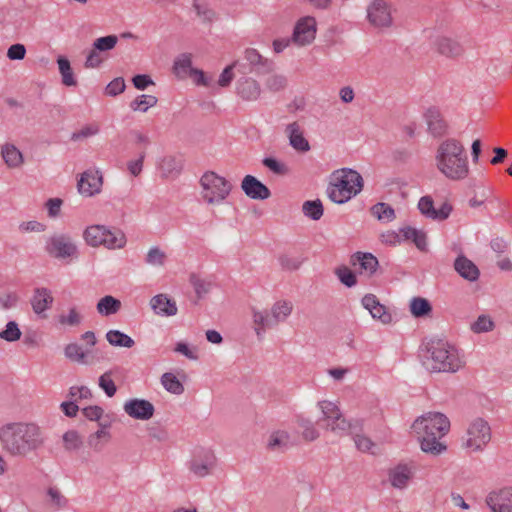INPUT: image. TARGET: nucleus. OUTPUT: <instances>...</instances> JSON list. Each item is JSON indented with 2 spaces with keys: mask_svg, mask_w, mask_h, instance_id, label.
Segmentation results:
<instances>
[{
  "mask_svg": "<svg viewBox=\"0 0 512 512\" xmlns=\"http://www.w3.org/2000/svg\"><path fill=\"white\" fill-rule=\"evenodd\" d=\"M44 443V432L36 422L13 421L0 426V446L11 457H27Z\"/></svg>",
  "mask_w": 512,
  "mask_h": 512,
  "instance_id": "1",
  "label": "nucleus"
},
{
  "mask_svg": "<svg viewBox=\"0 0 512 512\" xmlns=\"http://www.w3.org/2000/svg\"><path fill=\"white\" fill-rule=\"evenodd\" d=\"M450 427V420L445 414L429 411L413 421L411 430L422 452L438 456L447 451L442 438L449 433Z\"/></svg>",
  "mask_w": 512,
  "mask_h": 512,
  "instance_id": "2",
  "label": "nucleus"
},
{
  "mask_svg": "<svg viewBox=\"0 0 512 512\" xmlns=\"http://www.w3.org/2000/svg\"><path fill=\"white\" fill-rule=\"evenodd\" d=\"M433 164L436 171L450 181H463L470 174L465 147L456 138H446L437 144Z\"/></svg>",
  "mask_w": 512,
  "mask_h": 512,
  "instance_id": "3",
  "label": "nucleus"
},
{
  "mask_svg": "<svg viewBox=\"0 0 512 512\" xmlns=\"http://www.w3.org/2000/svg\"><path fill=\"white\" fill-rule=\"evenodd\" d=\"M456 346L443 339H431L425 346L423 365L430 372L455 373L464 366Z\"/></svg>",
  "mask_w": 512,
  "mask_h": 512,
  "instance_id": "4",
  "label": "nucleus"
},
{
  "mask_svg": "<svg viewBox=\"0 0 512 512\" xmlns=\"http://www.w3.org/2000/svg\"><path fill=\"white\" fill-rule=\"evenodd\" d=\"M362 176L350 168L333 171L327 187L328 198L336 204H344L358 195L363 189Z\"/></svg>",
  "mask_w": 512,
  "mask_h": 512,
  "instance_id": "5",
  "label": "nucleus"
},
{
  "mask_svg": "<svg viewBox=\"0 0 512 512\" xmlns=\"http://www.w3.org/2000/svg\"><path fill=\"white\" fill-rule=\"evenodd\" d=\"M294 305L287 299L276 300L269 310L252 309V320L257 336H262L267 328L284 323L292 314Z\"/></svg>",
  "mask_w": 512,
  "mask_h": 512,
  "instance_id": "6",
  "label": "nucleus"
},
{
  "mask_svg": "<svg viewBox=\"0 0 512 512\" xmlns=\"http://www.w3.org/2000/svg\"><path fill=\"white\" fill-rule=\"evenodd\" d=\"M83 239L90 247H104L108 250L123 249L127 244L123 231L100 224L87 226L83 231Z\"/></svg>",
  "mask_w": 512,
  "mask_h": 512,
  "instance_id": "7",
  "label": "nucleus"
},
{
  "mask_svg": "<svg viewBox=\"0 0 512 512\" xmlns=\"http://www.w3.org/2000/svg\"><path fill=\"white\" fill-rule=\"evenodd\" d=\"M201 198L209 206L222 205L230 196L232 184L214 171H206L199 181Z\"/></svg>",
  "mask_w": 512,
  "mask_h": 512,
  "instance_id": "8",
  "label": "nucleus"
},
{
  "mask_svg": "<svg viewBox=\"0 0 512 512\" xmlns=\"http://www.w3.org/2000/svg\"><path fill=\"white\" fill-rule=\"evenodd\" d=\"M492 439V429L489 422L482 417L471 419L461 437V447L468 453L484 451Z\"/></svg>",
  "mask_w": 512,
  "mask_h": 512,
  "instance_id": "9",
  "label": "nucleus"
},
{
  "mask_svg": "<svg viewBox=\"0 0 512 512\" xmlns=\"http://www.w3.org/2000/svg\"><path fill=\"white\" fill-rule=\"evenodd\" d=\"M396 8L390 0H371L366 6V20L370 27L386 32L395 27Z\"/></svg>",
  "mask_w": 512,
  "mask_h": 512,
  "instance_id": "10",
  "label": "nucleus"
},
{
  "mask_svg": "<svg viewBox=\"0 0 512 512\" xmlns=\"http://www.w3.org/2000/svg\"><path fill=\"white\" fill-rule=\"evenodd\" d=\"M217 457L210 448H196L188 460L186 467L189 476L195 479H204L213 475L217 467Z\"/></svg>",
  "mask_w": 512,
  "mask_h": 512,
  "instance_id": "11",
  "label": "nucleus"
},
{
  "mask_svg": "<svg viewBox=\"0 0 512 512\" xmlns=\"http://www.w3.org/2000/svg\"><path fill=\"white\" fill-rule=\"evenodd\" d=\"M418 473V465L413 460H401L391 465L386 471V481L397 491L407 490Z\"/></svg>",
  "mask_w": 512,
  "mask_h": 512,
  "instance_id": "12",
  "label": "nucleus"
},
{
  "mask_svg": "<svg viewBox=\"0 0 512 512\" xmlns=\"http://www.w3.org/2000/svg\"><path fill=\"white\" fill-rule=\"evenodd\" d=\"M316 35V19L313 16H303L295 22L291 41L296 47L302 48L310 46L315 41Z\"/></svg>",
  "mask_w": 512,
  "mask_h": 512,
  "instance_id": "13",
  "label": "nucleus"
},
{
  "mask_svg": "<svg viewBox=\"0 0 512 512\" xmlns=\"http://www.w3.org/2000/svg\"><path fill=\"white\" fill-rule=\"evenodd\" d=\"M103 183V174L100 170L88 169L80 174L77 181V190L83 197H94L101 193Z\"/></svg>",
  "mask_w": 512,
  "mask_h": 512,
  "instance_id": "14",
  "label": "nucleus"
},
{
  "mask_svg": "<svg viewBox=\"0 0 512 512\" xmlns=\"http://www.w3.org/2000/svg\"><path fill=\"white\" fill-rule=\"evenodd\" d=\"M485 502L491 512H512V486L491 490Z\"/></svg>",
  "mask_w": 512,
  "mask_h": 512,
  "instance_id": "15",
  "label": "nucleus"
},
{
  "mask_svg": "<svg viewBox=\"0 0 512 512\" xmlns=\"http://www.w3.org/2000/svg\"><path fill=\"white\" fill-rule=\"evenodd\" d=\"M46 251L55 258L65 259L74 256L77 247L68 236L54 235L47 239Z\"/></svg>",
  "mask_w": 512,
  "mask_h": 512,
  "instance_id": "16",
  "label": "nucleus"
},
{
  "mask_svg": "<svg viewBox=\"0 0 512 512\" xmlns=\"http://www.w3.org/2000/svg\"><path fill=\"white\" fill-rule=\"evenodd\" d=\"M361 303L363 307L369 311L371 317L383 325H391L394 317L389 308L381 304L374 294H366Z\"/></svg>",
  "mask_w": 512,
  "mask_h": 512,
  "instance_id": "17",
  "label": "nucleus"
},
{
  "mask_svg": "<svg viewBox=\"0 0 512 512\" xmlns=\"http://www.w3.org/2000/svg\"><path fill=\"white\" fill-rule=\"evenodd\" d=\"M124 412L135 420L147 421L154 415V405L145 399L131 398L123 404Z\"/></svg>",
  "mask_w": 512,
  "mask_h": 512,
  "instance_id": "18",
  "label": "nucleus"
},
{
  "mask_svg": "<svg viewBox=\"0 0 512 512\" xmlns=\"http://www.w3.org/2000/svg\"><path fill=\"white\" fill-rule=\"evenodd\" d=\"M149 305L158 316L172 317L178 313L176 301L165 293L153 296L149 301Z\"/></svg>",
  "mask_w": 512,
  "mask_h": 512,
  "instance_id": "19",
  "label": "nucleus"
},
{
  "mask_svg": "<svg viewBox=\"0 0 512 512\" xmlns=\"http://www.w3.org/2000/svg\"><path fill=\"white\" fill-rule=\"evenodd\" d=\"M241 189L247 197L254 200H265L271 196L268 187L252 175H246L243 178Z\"/></svg>",
  "mask_w": 512,
  "mask_h": 512,
  "instance_id": "20",
  "label": "nucleus"
},
{
  "mask_svg": "<svg viewBox=\"0 0 512 512\" xmlns=\"http://www.w3.org/2000/svg\"><path fill=\"white\" fill-rule=\"evenodd\" d=\"M418 208L423 215L433 220H444L448 218L452 211V207L448 203H443L436 209L430 196L420 198Z\"/></svg>",
  "mask_w": 512,
  "mask_h": 512,
  "instance_id": "21",
  "label": "nucleus"
},
{
  "mask_svg": "<svg viewBox=\"0 0 512 512\" xmlns=\"http://www.w3.org/2000/svg\"><path fill=\"white\" fill-rule=\"evenodd\" d=\"M151 143V137L148 132L141 129H132L128 133L127 144L130 149L137 152V155L147 157Z\"/></svg>",
  "mask_w": 512,
  "mask_h": 512,
  "instance_id": "22",
  "label": "nucleus"
},
{
  "mask_svg": "<svg viewBox=\"0 0 512 512\" xmlns=\"http://www.w3.org/2000/svg\"><path fill=\"white\" fill-rule=\"evenodd\" d=\"M433 45L438 53L449 58L458 57L463 53L461 44L456 39L448 36H438Z\"/></svg>",
  "mask_w": 512,
  "mask_h": 512,
  "instance_id": "23",
  "label": "nucleus"
},
{
  "mask_svg": "<svg viewBox=\"0 0 512 512\" xmlns=\"http://www.w3.org/2000/svg\"><path fill=\"white\" fill-rule=\"evenodd\" d=\"M285 134L289 139L290 145L298 152H307L310 150V144L303 135V130L299 123L292 122L287 125Z\"/></svg>",
  "mask_w": 512,
  "mask_h": 512,
  "instance_id": "24",
  "label": "nucleus"
},
{
  "mask_svg": "<svg viewBox=\"0 0 512 512\" xmlns=\"http://www.w3.org/2000/svg\"><path fill=\"white\" fill-rule=\"evenodd\" d=\"M236 92L244 101H256L261 95V87L253 78H242L237 82Z\"/></svg>",
  "mask_w": 512,
  "mask_h": 512,
  "instance_id": "25",
  "label": "nucleus"
},
{
  "mask_svg": "<svg viewBox=\"0 0 512 512\" xmlns=\"http://www.w3.org/2000/svg\"><path fill=\"white\" fill-rule=\"evenodd\" d=\"M111 439L109 425L99 423V428L88 436L87 444L93 451L100 452L110 443Z\"/></svg>",
  "mask_w": 512,
  "mask_h": 512,
  "instance_id": "26",
  "label": "nucleus"
},
{
  "mask_svg": "<svg viewBox=\"0 0 512 512\" xmlns=\"http://www.w3.org/2000/svg\"><path fill=\"white\" fill-rule=\"evenodd\" d=\"M53 296L51 291L46 288H38L35 290L31 299L32 309L35 314L46 317L44 314L53 303Z\"/></svg>",
  "mask_w": 512,
  "mask_h": 512,
  "instance_id": "27",
  "label": "nucleus"
},
{
  "mask_svg": "<svg viewBox=\"0 0 512 512\" xmlns=\"http://www.w3.org/2000/svg\"><path fill=\"white\" fill-rule=\"evenodd\" d=\"M1 156L9 169H20L24 164L22 152L12 143H4L1 146Z\"/></svg>",
  "mask_w": 512,
  "mask_h": 512,
  "instance_id": "28",
  "label": "nucleus"
},
{
  "mask_svg": "<svg viewBox=\"0 0 512 512\" xmlns=\"http://www.w3.org/2000/svg\"><path fill=\"white\" fill-rule=\"evenodd\" d=\"M351 263L354 266L359 265L360 272L368 276L372 275L378 267V260L371 253L357 252L352 255Z\"/></svg>",
  "mask_w": 512,
  "mask_h": 512,
  "instance_id": "29",
  "label": "nucleus"
},
{
  "mask_svg": "<svg viewBox=\"0 0 512 512\" xmlns=\"http://www.w3.org/2000/svg\"><path fill=\"white\" fill-rule=\"evenodd\" d=\"M57 323L62 328H72L81 325L83 315L79 308L72 306L62 310L56 317Z\"/></svg>",
  "mask_w": 512,
  "mask_h": 512,
  "instance_id": "30",
  "label": "nucleus"
},
{
  "mask_svg": "<svg viewBox=\"0 0 512 512\" xmlns=\"http://www.w3.org/2000/svg\"><path fill=\"white\" fill-rule=\"evenodd\" d=\"M428 130L430 133L439 137L446 132V124L442 119L440 112L436 108H429L424 114Z\"/></svg>",
  "mask_w": 512,
  "mask_h": 512,
  "instance_id": "31",
  "label": "nucleus"
},
{
  "mask_svg": "<svg viewBox=\"0 0 512 512\" xmlns=\"http://www.w3.org/2000/svg\"><path fill=\"white\" fill-rule=\"evenodd\" d=\"M323 428L327 431H331L336 435H343L350 429V423L345 419L342 412L338 413V415L329 417L322 421Z\"/></svg>",
  "mask_w": 512,
  "mask_h": 512,
  "instance_id": "32",
  "label": "nucleus"
},
{
  "mask_svg": "<svg viewBox=\"0 0 512 512\" xmlns=\"http://www.w3.org/2000/svg\"><path fill=\"white\" fill-rule=\"evenodd\" d=\"M455 270L465 279L475 281L479 277L476 265L466 257H458L455 261Z\"/></svg>",
  "mask_w": 512,
  "mask_h": 512,
  "instance_id": "33",
  "label": "nucleus"
},
{
  "mask_svg": "<svg viewBox=\"0 0 512 512\" xmlns=\"http://www.w3.org/2000/svg\"><path fill=\"white\" fill-rule=\"evenodd\" d=\"M44 502L50 510L57 511L66 507L68 500L59 488L49 487L46 491Z\"/></svg>",
  "mask_w": 512,
  "mask_h": 512,
  "instance_id": "34",
  "label": "nucleus"
},
{
  "mask_svg": "<svg viewBox=\"0 0 512 512\" xmlns=\"http://www.w3.org/2000/svg\"><path fill=\"white\" fill-rule=\"evenodd\" d=\"M291 435L288 431L279 429L273 431L267 441V447L272 451H280L289 446Z\"/></svg>",
  "mask_w": 512,
  "mask_h": 512,
  "instance_id": "35",
  "label": "nucleus"
},
{
  "mask_svg": "<svg viewBox=\"0 0 512 512\" xmlns=\"http://www.w3.org/2000/svg\"><path fill=\"white\" fill-rule=\"evenodd\" d=\"M181 161L172 155L163 157L158 165L161 176L164 178L173 177L181 171Z\"/></svg>",
  "mask_w": 512,
  "mask_h": 512,
  "instance_id": "36",
  "label": "nucleus"
},
{
  "mask_svg": "<svg viewBox=\"0 0 512 512\" xmlns=\"http://www.w3.org/2000/svg\"><path fill=\"white\" fill-rule=\"evenodd\" d=\"M167 261V253L158 246H151L145 255V263L153 268H163Z\"/></svg>",
  "mask_w": 512,
  "mask_h": 512,
  "instance_id": "37",
  "label": "nucleus"
},
{
  "mask_svg": "<svg viewBox=\"0 0 512 512\" xmlns=\"http://www.w3.org/2000/svg\"><path fill=\"white\" fill-rule=\"evenodd\" d=\"M192 10L197 18L204 24L213 23L216 18V12L209 5L201 0H193Z\"/></svg>",
  "mask_w": 512,
  "mask_h": 512,
  "instance_id": "38",
  "label": "nucleus"
},
{
  "mask_svg": "<svg viewBox=\"0 0 512 512\" xmlns=\"http://www.w3.org/2000/svg\"><path fill=\"white\" fill-rule=\"evenodd\" d=\"M96 309L100 315L110 316L119 312L121 301L111 295H106L98 301Z\"/></svg>",
  "mask_w": 512,
  "mask_h": 512,
  "instance_id": "39",
  "label": "nucleus"
},
{
  "mask_svg": "<svg viewBox=\"0 0 512 512\" xmlns=\"http://www.w3.org/2000/svg\"><path fill=\"white\" fill-rule=\"evenodd\" d=\"M370 212L373 217L383 223L391 222L396 218L394 209L384 202L373 205Z\"/></svg>",
  "mask_w": 512,
  "mask_h": 512,
  "instance_id": "40",
  "label": "nucleus"
},
{
  "mask_svg": "<svg viewBox=\"0 0 512 512\" xmlns=\"http://www.w3.org/2000/svg\"><path fill=\"white\" fill-rule=\"evenodd\" d=\"M57 64L62 78V83L68 87L76 86L77 80L74 76L69 60L63 56H60L57 59Z\"/></svg>",
  "mask_w": 512,
  "mask_h": 512,
  "instance_id": "41",
  "label": "nucleus"
},
{
  "mask_svg": "<svg viewBox=\"0 0 512 512\" xmlns=\"http://www.w3.org/2000/svg\"><path fill=\"white\" fill-rule=\"evenodd\" d=\"M106 340L110 345L115 347L131 348L135 344L134 340L129 335L114 329L106 333Z\"/></svg>",
  "mask_w": 512,
  "mask_h": 512,
  "instance_id": "42",
  "label": "nucleus"
},
{
  "mask_svg": "<svg viewBox=\"0 0 512 512\" xmlns=\"http://www.w3.org/2000/svg\"><path fill=\"white\" fill-rule=\"evenodd\" d=\"M161 384L171 394L181 395L184 392V385L172 372H166L161 376Z\"/></svg>",
  "mask_w": 512,
  "mask_h": 512,
  "instance_id": "43",
  "label": "nucleus"
},
{
  "mask_svg": "<svg viewBox=\"0 0 512 512\" xmlns=\"http://www.w3.org/2000/svg\"><path fill=\"white\" fill-rule=\"evenodd\" d=\"M158 102L157 97L153 95H140L136 97L133 101L130 102L129 107L134 112H142L145 113L148 109L156 106Z\"/></svg>",
  "mask_w": 512,
  "mask_h": 512,
  "instance_id": "44",
  "label": "nucleus"
},
{
  "mask_svg": "<svg viewBox=\"0 0 512 512\" xmlns=\"http://www.w3.org/2000/svg\"><path fill=\"white\" fill-rule=\"evenodd\" d=\"M174 72L178 77L184 78L190 76L194 68H192L191 54H181L177 57L173 66Z\"/></svg>",
  "mask_w": 512,
  "mask_h": 512,
  "instance_id": "45",
  "label": "nucleus"
},
{
  "mask_svg": "<svg viewBox=\"0 0 512 512\" xmlns=\"http://www.w3.org/2000/svg\"><path fill=\"white\" fill-rule=\"evenodd\" d=\"M63 447L66 451L79 450L83 445V439L77 430H68L62 436Z\"/></svg>",
  "mask_w": 512,
  "mask_h": 512,
  "instance_id": "46",
  "label": "nucleus"
},
{
  "mask_svg": "<svg viewBox=\"0 0 512 512\" xmlns=\"http://www.w3.org/2000/svg\"><path fill=\"white\" fill-rule=\"evenodd\" d=\"M409 308L411 314L416 318L427 316L432 311L429 301L422 297L412 298Z\"/></svg>",
  "mask_w": 512,
  "mask_h": 512,
  "instance_id": "47",
  "label": "nucleus"
},
{
  "mask_svg": "<svg viewBox=\"0 0 512 512\" xmlns=\"http://www.w3.org/2000/svg\"><path fill=\"white\" fill-rule=\"evenodd\" d=\"M189 281L194 288L196 296L198 299L204 298L212 288V282L200 277L197 274H191L189 277Z\"/></svg>",
  "mask_w": 512,
  "mask_h": 512,
  "instance_id": "48",
  "label": "nucleus"
},
{
  "mask_svg": "<svg viewBox=\"0 0 512 512\" xmlns=\"http://www.w3.org/2000/svg\"><path fill=\"white\" fill-rule=\"evenodd\" d=\"M317 408L321 412V417L319 418V421L322 422L326 420L329 417L338 415V413L341 412L339 404L337 401L332 400H320L317 402Z\"/></svg>",
  "mask_w": 512,
  "mask_h": 512,
  "instance_id": "49",
  "label": "nucleus"
},
{
  "mask_svg": "<svg viewBox=\"0 0 512 512\" xmlns=\"http://www.w3.org/2000/svg\"><path fill=\"white\" fill-rule=\"evenodd\" d=\"M354 443L357 449L363 453L374 455L379 451L378 445L363 434H356L354 436Z\"/></svg>",
  "mask_w": 512,
  "mask_h": 512,
  "instance_id": "50",
  "label": "nucleus"
},
{
  "mask_svg": "<svg viewBox=\"0 0 512 512\" xmlns=\"http://www.w3.org/2000/svg\"><path fill=\"white\" fill-rule=\"evenodd\" d=\"M299 427L302 428V437L306 441H314L319 438L320 432L310 420L300 418L297 421Z\"/></svg>",
  "mask_w": 512,
  "mask_h": 512,
  "instance_id": "51",
  "label": "nucleus"
},
{
  "mask_svg": "<svg viewBox=\"0 0 512 512\" xmlns=\"http://www.w3.org/2000/svg\"><path fill=\"white\" fill-rule=\"evenodd\" d=\"M302 210L307 217L313 220H319L323 215V205L320 200L304 202Z\"/></svg>",
  "mask_w": 512,
  "mask_h": 512,
  "instance_id": "52",
  "label": "nucleus"
},
{
  "mask_svg": "<svg viewBox=\"0 0 512 512\" xmlns=\"http://www.w3.org/2000/svg\"><path fill=\"white\" fill-rule=\"evenodd\" d=\"M21 330L15 321H9L5 329L0 332V338L7 342H15L21 338Z\"/></svg>",
  "mask_w": 512,
  "mask_h": 512,
  "instance_id": "53",
  "label": "nucleus"
},
{
  "mask_svg": "<svg viewBox=\"0 0 512 512\" xmlns=\"http://www.w3.org/2000/svg\"><path fill=\"white\" fill-rule=\"evenodd\" d=\"M112 371H106L99 377V387L105 392L108 397H113L117 391V387L112 378Z\"/></svg>",
  "mask_w": 512,
  "mask_h": 512,
  "instance_id": "54",
  "label": "nucleus"
},
{
  "mask_svg": "<svg viewBox=\"0 0 512 512\" xmlns=\"http://www.w3.org/2000/svg\"><path fill=\"white\" fill-rule=\"evenodd\" d=\"M339 281L347 287H353L357 283L355 273L347 266H340L335 269Z\"/></svg>",
  "mask_w": 512,
  "mask_h": 512,
  "instance_id": "55",
  "label": "nucleus"
},
{
  "mask_svg": "<svg viewBox=\"0 0 512 512\" xmlns=\"http://www.w3.org/2000/svg\"><path fill=\"white\" fill-rule=\"evenodd\" d=\"M19 232L22 234L28 233H43L47 229V225L38 220L22 221L18 226Z\"/></svg>",
  "mask_w": 512,
  "mask_h": 512,
  "instance_id": "56",
  "label": "nucleus"
},
{
  "mask_svg": "<svg viewBox=\"0 0 512 512\" xmlns=\"http://www.w3.org/2000/svg\"><path fill=\"white\" fill-rule=\"evenodd\" d=\"M263 165L276 175H286L289 172L287 165L275 158L266 157L262 161Z\"/></svg>",
  "mask_w": 512,
  "mask_h": 512,
  "instance_id": "57",
  "label": "nucleus"
},
{
  "mask_svg": "<svg viewBox=\"0 0 512 512\" xmlns=\"http://www.w3.org/2000/svg\"><path fill=\"white\" fill-rule=\"evenodd\" d=\"M65 356L77 363H85V353L81 346L72 343L68 344L64 350Z\"/></svg>",
  "mask_w": 512,
  "mask_h": 512,
  "instance_id": "58",
  "label": "nucleus"
},
{
  "mask_svg": "<svg viewBox=\"0 0 512 512\" xmlns=\"http://www.w3.org/2000/svg\"><path fill=\"white\" fill-rule=\"evenodd\" d=\"M118 42V37L116 35H108L104 37L97 38L93 46L99 50L100 52L109 51L115 48Z\"/></svg>",
  "mask_w": 512,
  "mask_h": 512,
  "instance_id": "59",
  "label": "nucleus"
},
{
  "mask_svg": "<svg viewBox=\"0 0 512 512\" xmlns=\"http://www.w3.org/2000/svg\"><path fill=\"white\" fill-rule=\"evenodd\" d=\"M145 159L146 157L143 155H136V157L128 160L126 163L128 173L133 177H138L143 171Z\"/></svg>",
  "mask_w": 512,
  "mask_h": 512,
  "instance_id": "60",
  "label": "nucleus"
},
{
  "mask_svg": "<svg viewBox=\"0 0 512 512\" xmlns=\"http://www.w3.org/2000/svg\"><path fill=\"white\" fill-rule=\"evenodd\" d=\"M266 87L273 91L278 92L283 90L287 85V79L281 74H271L265 82Z\"/></svg>",
  "mask_w": 512,
  "mask_h": 512,
  "instance_id": "61",
  "label": "nucleus"
},
{
  "mask_svg": "<svg viewBox=\"0 0 512 512\" xmlns=\"http://www.w3.org/2000/svg\"><path fill=\"white\" fill-rule=\"evenodd\" d=\"M494 327L493 321L488 316H479L471 325V329L475 333H483L491 331Z\"/></svg>",
  "mask_w": 512,
  "mask_h": 512,
  "instance_id": "62",
  "label": "nucleus"
},
{
  "mask_svg": "<svg viewBox=\"0 0 512 512\" xmlns=\"http://www.w3.org/2000/svg\"><path fill=\"white\" fill-rule=\"evenodd\" d=\"M174 351L182 354L189 360L196 361L199 359L198 349L196 347H190L184 342H178L175 345Z\"/></svg>",
  "mask_w": 512,
  "mask_h": 512,
  "instance_id": "63",
  "label": "nucleus"
},
{
  "mask_svg": "<svg viewBox=\"0 0 512 512\" xmlns=\"http://www.w3.org/2000/svg\"><path fill=\"white\" fill-rule=\"evenodd\" d=\"M245 59L249 62L250 65L257 66H265L267 63V59H265L256 49L248 48L244 53Z\"/></svg>",
  "mask_w": 512,
  "mask_h": 512,
  "instance_id": "64",
  "label": "nucleus"
}]
</instances>
